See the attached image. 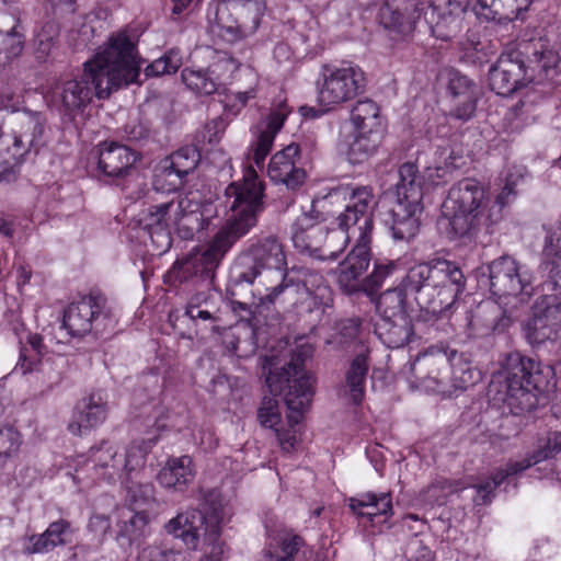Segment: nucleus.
Masks as SVG:
<instances>
[{"mask_svg": "<svg viewBox=\"0 0 561 561\" xmlns=\"http://www.w3.org/2000/svg\"><path fill=\"white\" fill-rule=\"evenodd\" d=\"M472 10L480 21L504 22L518 19L533 0H472Z\"/></svg>", "mask_w": 561, "mask_h": 561, "instance_id": "nucleus-31", "label": "nucleus"}, {"mask_svg": "<svg viewBox=\"0 0 561 561\" xmlns=\"http://www.w3.org/2000/svg\"><path fill=\"white\" fill-rule=\"evenodd\" d=\"M332 191L333 190L322 198H316L312 202V211L304 213L295 220L291 227V240L295 248L321 259L329 257L328 247H334L333 241H339L337 238L331 239V236L333 232H340L341 228L337 226V229L325 233V227L318 220V216H314L313 213L318 207L325 208L327 204H343L346 207L350 202L348 199L330 201L328 196Z\"/></svg>", "mask_w": 561, "mask_h": 561, "instance_id": "nucleus-18", "label": "nucleus"}, {"mask_svg": "<svg viewBox=\"0 0 561 561\" xmlns=\"http://www.w3.org/2000/svg\"><path fill=\"white\" fill-rule=\"evenodd\" d=\"M137 561H188V559L181 551L147 546L139 551Z\"/></svg>", "mask_w": 561, "mask_h": 561, "instance_id": "nucleus-50", "label": "nucleus"}, {"mask_svg": "<svg viewBox=\"0 0 561 561\" xmlns=\"http://www.w3.org/2000/svg\"><path fill=\"white\" fill-rule=\"evenodd\" d=\"M15 121L19 129L11 136L0 138V181L38 145L44 131V117L41 113L23 111Z\"/></svg>", "mask_w": 561, "mask_h": 561, "instance_id": "nucleus-17", "label": "nucleus"}, {"mask_svg": "<svg viewBox=\"0 0 561 561\" xmlns=\"http://www.w3.org/2000/svg\"><path fill=\"white\" fill-rule=\"evenodd\" d=\"M290 114L285 100H280L273 105L271 112L262 117L251 128V141L248 148V159L255 167L261 169L265 158L271 152L274 140L278 131L283 128L285 121Z\"/></svg>", "mask_w": 561, "mask_h": 561, "instance_id": "nucleus-20", "label": "nucleus"}, {"mask_svg": "<svg viewBox=\"0 0 561 561\" xmlns=\"http://www.w3.org/2000/svg\"><path fill=\"white\" fill-rule=\"evenodd\" d=\"M226 127V121L222 117H216L206 125L204 137L207 139L209 144H216L224 136Z\"/></svg>", "mask_w": 561, "mask_h": 561, "instance_id": "nucleus-57", "label": "nucleus"}, {"mask_svg": "<svg viewBox=\"0 0 561 561\" xmlns=\"http://www.w3.org/2000/svg\"><path fill=\"white\" fill-rule=\"evenodd\" d=\"M299 153V148L290 144L284 149L277 151L270 160L267 174L270 179L277 183H283L289 188H295L305 180V171L296 168L295 159Z\"/></svg>", "mask_w": 561, "mask_h": 561, "instance_id": "nucleus-29", "label": "nucleus"}, {"mask_svg": "<svg viewBox=\"0 0 561 561\" xmlns=\"http://www.w3.org/2000/svg\"><path fill=\"white\" fill-rule=\"evenodd\" d=\"M560 65V45L543 38L522 42L500 56L489 71V84L496 94L507 96L531 82L554 78Z\"/></svg>", "mask_w": 561, "mask_h": 561, "instance_id": "nucleus-5", "label": "nucleus"}, {"mask_svg": "<svg viewBox=\"0 0 561 561\" xmlns=\"http://www.w3.org/2000/svg\"><path fill=\"white\" fill-rule=\"evenodd\" d=\"M462 157L459 151L447 146L436 151L435 167L427 168L425 180L428 185L438 186L448 180V175L460 165Z\"/></svg>", "mask_w": 561, "mask_h": 561, "instance_id": "nucleus-42", "label": "nucleus"}, {"mask_svg": "<svg viewBox=\"0 0 561 561\" xmlns=\"http://www.w3.org/2000/svg\"><path fill=\"white\" fill-rule=\"evenodd\" d=\"M88 528L94 537L102 539L111 528L110 518L104 514L94 513L90 517Z\"/></svg>", "mask_w": 561, "mask_h": 561, "instance_id": "nucleus-56", "label": "nucleus"}, {"mask_svg": "<svg viewBox=\"0 0 561 561\" xmlns=\"http://www.w3.org/2000/svg\"><path fill=\"white\" fill-rule=\"evenodd\" d=\"M561 450V433L554 434L552 438H549L548 445L538 450L530 458H526L522 461H514L506 465L505 469L500 470L491 480L483 483L476 484V496L473 501L477 505H484L491 501L493 490L500 485L503 480L512 474H516L530 466L538 463L553 455V453Z\"/></svg>", "mask_w": 561, "mask_h": 561, "instance_id": "nucleus-24", "label": "nucleus"}, {"mask_svg": "<svg viewBox=\"0 0 561 561\" xmlns=\"http://www.w3.org/2000/svg\"><path fill=\"white\" fill-rule=\"evenodd\" d=\"M137 561H188V559L181 551L147 546L139 551Z\"/></svg>", "mask_w": 561, "mask_h": 561, "instance_id": "nucleus-51", "label": "nucleus"}, {"mask_svg": "<svg viewBox=\"0 0 561 561\" xmlns=\"http://www.w3.org/2000/svg\"><path fill=\"white\" fill-rule=\"evenodd\" d=\"M220 507L214 508V525L213 523L209 534L207 535L208 540L203 542V557L199 561H222L225 554L224 542L220 540L221 525L229 519L232 514V510L226 502H220Z\"/></svg>", "mask_w": 561, "mask_h": 561, "instance_id": "nucleus-38", "label": "nucleus"}, {"mask_svg": "<svg viewBox=\"0 0 561 561\" xmlns=\"http://www.w3.org/2000/svg\"><path fill=\"white\" fill-rule=\"evenodd\" d=\"M434 270V261L430 263H421L411 267L407 275L408 286L420 295L430 296L432 274Z\"/></svg>", "mask_w": 561, "mask_h": 561, "instance_id": "nucleus-46", "label": "nucleus"}, {"mask_svg": "<svg viewBox=\"0 0 561 561\" xmlns=\"http://www.w3.org/2000/svg\"><path fill=\"white\" fill-rule=\"evenodd\" d=\"M157 436L133 442L124 451L104 440L90 449L89 465L92 480L119 482L134 503H146L154 497V488L144 474L145 460L157 443Z\"/></svg>", "mask_w": 561, "mask_h": 561, "instance_id": "nucleus-6", "label": "nucleus"}, {"mask_svg": "<svg viewBox=\"0 0 561 561\" xmlns=\"http://www.w3.org/2000/svg\"><path fill=\"white\" fill-rule=\"evenodd\" d=\"M257 94V90L252 87L247 91L230 93L226 96L225 108L237 115L250 100H253Z\"/></svg>", "mask_w": 561, "mask_h": 561, "instance_id": "nucleus-54", "label": "nucleus"}, {"mask_svg": "<svg viewBox=\"0 0 561 561\" xmlns=\"http://www.w3.org/2000/svg\"><path fill=\"white\" fill-rule=\"evenodd\" d=\"M368 367L367 355L359 354L352 360L346 371L345 394L354 404H359L364 399Z\"/></svg>", "mask_w": 561, "mask_h": 561, "instance_id": "nucleus-43", "label": "nucleus"}, {"mask_svg": "<svg viewBox=\"0 0 561 561\" xmlns=\"http://www.w3.org/2000/svg\"><path fill=\"white\" fill-rule=\"evenodd\" d=\"M350 508L360 518H367L373 524L376 517L386 522L392 515V497L390 492H366L350 499Z\"/></svg>", "mask_w": 561, "mask_h": 561, "instance_id": "nucleus-33", "label": "nucleus"}, {"mask_svg": "<svg viewBox=\"0 0 561 561\" xmlns=\"http://www.w3.org/2000/svg\"><path fill=\"white\" fill-rule=\"evenodd\" d=\"M23 444L22 434L12 425H0V473L4 472L2 482L27 485L34 476V470L24 465H16L10 470V463L19 455Z\"/></svg>", "mask_w": 561, "mask_h": 561, "instance_id": "nucleus-23", "label": "nucleus"}, {"mask_svg": "<svg viewBox=\"0 0 561 561\" xmlns=\"http://www.w3.org/2000/svg\"><path fill=\"white\" fill-rule=\"evenodd\" d=\"M554 376V368L543 365L529 357H523L518 353L510 354L494 376L492 385L505 383L504 401L511 399H531L533 390L543 391Z\"/></svg>", "mask_w": 561, "mask_h": 561, "instance_id": "nucleus-14", "label": "nucleus"}, {"mask_svg": "<svg viewBox=\"0 0 561 561\" xmlns=\"http://www.w3.org/2000/svg\"><path fill=\"white\" fill-rule=\"evenodd\" d=\"M233 70L234 61L230 58L211 65L208 69L186 67L182 71V81L185 87L195 94L209 95L215 93L220 85L219 70Z\"/></svg>", "mask_w": 561, "mask_h": 561, "instance_id": "nucleus-30", "label": "nucleus"}, {"mask_svg": "<svg viewBox=\"0 0 561 561\" xmlns=\"http://www.w3.org/2000/svg\"><path fill=\"white\" fill-rule=\"evenodd\" d=\"M397 268V263L393 261H378L374 265L371 274L364 279L363 289L373 291L378 289Z\"/></svg>", "mask_w": 561, "mask_h": 561, "instance_id": "nucleus-49", "label": "nucleus"}, {"mask_svg": "<svg viewBox=\"0 0 561 561\" xmlns=\"http://www.w3.org/2000/svg\"><path fill=\"white\" fill-rule=\"evenodd\" d=\"M264 186L256 170L249 165L241 182L231 183L225 191L227 219L206 248L192 251L185 259L176 261L165 280L186 282L193 276L213 272L238 239L247 234L256 224L262 210Z\"/></svg>", "mask_w": 561, "mask_h": 561, "instance_id": "nucleus-2", "label": "nucleus"}, {"mask_svg": "<svg viewBox=\"0 0 561 561\" xmlns=\"http://www.w3.org/2000/svg\"><path fill=\"white\" fill-rule=\"evenodd\" d=\"M443 491L442 485H432L425 492V497L428 503H442L440 501V492Z\"/></svg>", "mask_w": 561, "mask_h": 561, "instance_id": "nucleus-61", "label": "nucleus"}, {"mask_svg": "<svg viewBox=\"0 0 561 561\" xmlns=\"http://www.w3.org/2000/svg\"><path fill=\"white\" fill-rule=\"evenodd\" d=\"M375 332L385 345L390 348H399L410 341L412 327L408 317L386 318L376 323Z\"/></svg>", "mask_w": 561, "mask_h": 561, "instance_id": "nucleus-41", "label": "nucleus"}, {"mask_svg": "<svg viewBox=\"0 0 561 561\" xmlns=\"http://www.w3.org/2000/svg\"><path fill=\"white\" fill-rule=\"evenodd\" d=\"M72 534L66 520L51 523L42 535H32L23 539V550L27 553H46L57 546L68 542Z\"/></svg>", "mask_w": 561, "mask_h": 561, "instance_id": "nucleus-34", "label": "nucleus"}, {"mask_svg": "<svg viewBox=\"0 0 561 561\" xmlns=\"http://www.w3.org/2000/svg\"><path fill=\"white\" fill-rule=\"evenodd\" d=\"M423 368H427L428 373L422 379L421 388L443 397H451L482 378L481 371L456 351L432 348L423 353L413 364V370L421 371Z\"/></svg>", "mask_w": 561, "mask_h": 561, "instance_id": "nucleus-10", "label": "nucleus"}, {"mask_svg": "<svg viewBox=\"0 0 561 561\" xmlns=\"http://www.w3.org/2000/svg\"><path fill=\"white\" fill-rule=\"evenodd\" d=\"M199 158V152L194 146L180 148L167 158L157 170L153 179L154 188L171 192L180 187L183 178L196 168Z\"/></svg>", "mask_w": 561, "mask_h": 561, "instance_id": "nucleus-22", "label": "nucleus"}, {"mask_svg": "<svg viewBox=\"0 0 561 561\" xmlns=\"http://www.w3.org/2000/svg\"><path fill=\"white\" fill-rule=\"evenodd\" d=\"M312 354L313 346L304 339H299L290 362L282 366L280 374L273 371L282 363L278 355L266 357L263 365L264 371H267L266 385L272 394L280 393L285 385L288 388L285 393V402L289 411L287 430L278 427L282 417L278 402L274 398H264L257 411L261 425L275 431L278 444L285 453L295 451L301 442V431L298 425L311 403L316 382L313 376L305 373L301 366Z\"/></svg>", "mask_w": 561, "mask_h": 561, "instance_id": "nucleus-3", "label": "nucleus"}, {"mask_svg": "<svg viewBox=\"0 0 561 561\" xmlns=\"http://www.w3.org/2000/svg\"><path fill=\"white\" fill-rule=\"evenodd\" d=\"M465 49V57L474 62H483L490 55L494 53L493 50L486 48L479 39L474 38L469 39L468 47Z\"/></svg>", "mask_w": 561, "mask_h": 561, "instance_id": "nucleus-55", "label": "nucleus"}, {"mask_svg": "<svg viewBox=\"0 0 561 561\" xmlns=\"http://www.w3.org/2000/svg\"><path fill=\"white\" fill-rule=\"evenodd\" d=\"M181 65L182 57L178 50L172 49L147 66L145 73L148 77L171 75L174 73Z\"/></svg>", "mask_w": 561, "mask_h": 561, "instance_id": "nucleus-47", "label": "nucleus"}, {"mask_svg": "<svg viewBox=\"0 0 561 561\" xmlns=\"http://www.w3.org/2000/svg\"><path fill=\"white\" fill-rule=\"evenodd\" d=\"M404 293L399 288L390 289L381 294L376 302V310L380 316L379 320L408 317L404 311Z\"/></svg>", "mask_w": 561, "mask_h": 561, "instance_id": "nucleus-45", "label": "nucleus"}, {"mask_svg": "<svg viewBox=\"0 0 561 561\" xmlns=\"http://www.w3.org/2000/svg\"><path fill=\"white\" fill-rule=\"evenodd\" d=\"M330 201H346L348 204L343 213L336 217L341 228L340 232H333L332 238L339 239L337 247L329 248V257H336L351 239L356 243L345 260L339 265L337 282L346 291L363 289L362 278L369 266L370 240L373 231V210L375 198L370 187L340 185L328 196Z\"/></svg>", "mask_w": 561, "mask_h": 561, "instance_id": "nucleus-4", "label": "nucleus"}, {"mask_svg": "<svg viewBox=\"0 0 561 561\" xmlns=\"http://www.w3.org/2000/svg\"><path fill=\"white\" fill-rule=\"evenodd\" d=\"M289 283L291 286L296 285L298 291L301 286L306 295L313 300V306L328 305L330 301V288L324 284L323 277L318 273L305 268H293L290 271Z\"/></svg>", "mask_w": 561, "mask_h": 561, "instance_id": "nucleus-39", "label": "nucleus"}, {"mask_svg": "<svg viewBox=\"0 0 561 561\" xmlns=\"http://www.w3.org/2000/svg\"><path fill=\"white\" fill-rule=\"evenodd\" d=\"M365 85L366 75L358 65H324L317 79L318 102L325 111L333 110L355 99Z\"/></svg>", "mask_w": 561, "mask_h": 561, "instance_id": "nucleus-15", "label": "nucleus"}, {"mask_svg": "<svg viewBox=\"0 0 561 561\" xmlns=\"http://www.w3.org/2000/svg\"><path fill=\"white\" fill-rule=\"evenodd\" d=\"M116 540L121 546H131L133 542L147 535L149 517L146 512H134L123 507L117 511Z\"/></svg>", "mask_w": 561, "mask_h": 561, "instance_id": "nucleus-35", "label": "nucleus"}, {"mask_svg": "<svg viewBox=\"0 0 561 561\" xmlns=\"http://www.w3.org/2000/svg\"><path fill=\"white\" fill-rule=\"evenodd\" d=\"M221 501L232 508L230 499L218 492H210L206 497L205 514L194 508L180 512L164 525L165 533L180 539L187 548L196 549L201 540L203 542L208 540L211 520L215 522L213 506L218 510Z\"/></svg>", "mask_w": 561, "mask_h": 561, "instance_id": "nucleus-19", "label": "nucleus"}, {"mask_svg": "<svg viewBox=\"0 0 561 561\" xmlns=\"http://www.w3.org/2000/svg\"><path fill=\"white\" fill-rule=\"evenodd\" d=\"M24 48V35L19 25L12 27L1 42V51L8 59H13L21 55Z\"/></svg>", "mask_w": 561, "mask_h": 561, "instance_id": "nucleus-52", "label": "nucleus"}, {"mask_svg": "<svg viewBox=\"0 0 561 561\" xmlns=\"http://www.w3.org/2000/svg\"><path fill=\"white\" fill-rule=\"evenodd\" d=\"M301 545V538L291 531L271 534L263 550V561H294Z\"/></svg>", "mask_w": 561, "mask_h": 561, "instance_id": "nucleus-37", "label": "nucleus"}, {"mask_svg": "<svg viewBox=\"0 0 561 561\" xmlns=\"http://www.w3.org/2000/svg\"><path fill=\"white\" fill-rule=\"evenodd\" d=\"M399 178L387 224L393 239L409 240L417 233L421 226L423 183L417 175L416 165L411 162L400 167Z\"/></svg>", "mask_w": 561, "mask_h": 561, "instance_id": "nucleus-12", "label": "nucleus"}, {"mask_svg": "<svg viewBox=\"0 0 561 561\" xmlns=\"http://www.w3.org/2000/svg\"><path fill=\"white\" fill-rule=\"evenodd\" d=\"M172 1H173L172 13L179 15L192 3L193 0H172Z\"/></svg>", "mask_w": 561, "mask_h": 561, "instance_id": "nucleus-63", "label": "nucleus"}, {"mask_svg": "<svg viewBox=\"0 0 561 561\" xmlns=\"http://www.w3.org/2000/svg\"><path fill=\"white\" fill-rule=\"evenodd\" d=\"M98 313V306L92 299H82L68 307L64 316V327L73 336L90 331L92 320Z\"/></svg>", "mask_w": 561, "mask_h": 561, "instance_id": "nucleus-40", "label": "nucleus"}, {"mask_svg": "<svg viewBox=\"0 0 561 561\" xmlns=\"http://www.w3.org/2000/svg\"><path fill=\"white\" fill-rule=\"evenodd\" d=\"M141 61L135 42L126 32L111 36L95 55L83 64V73L73 79L61 80L44 92L48 104L57 106L70 119L82 116L95 95L104 99L123 85L137 81Z\"/></svg>", "mask_w": 561, "mask_h": 561, "instance_id": "nucleus-1", "label": "nucleus"}, {"mask_svg": "<svg viewBox=\"0 0 561 561\" xmlns=\"http://www.w3.org/2000/svg\"><path fill=\"white\" fill-rule=\"evenodd\" d=\"M289 277L290 272L276 267H252L243 274V279L254 285V296L260 305L273 304L285 288L291 286Z\"/></svg>", "mask_w": 561, "mask_h": 561, "instance_id": "nucleus-25", "label": "nucleus"}, {"mask_svg": "<svg viewBox=\"0 0 561 561\" xmlns=\"http://www.w3.org/2000/svg\"><path fill=\"white\" fill-rule=\"evenodd\" d=\"M266 11L265 0H218L207 10L209 34L226 43L253 35Z\"/></svg>", "mask_w": 561, "mask_h": 561, "instance_id": "nucleus-11", "label": "nucleus"}, {"mask_svg": "<svg viewBox=\"0 0 561 561\" xmlns=\"http://www.w3.org/2000/svg\"><path fill=\"white\" fill-rule=\"evenodd\" d=\"M519 179V173L508 174L505 178L504 186L502 187L501 192L495 196V199L493 202L490 199V210H496L495 215L492 216V224H495L500 220L503 208L511 202L512 197L515 195V187Z\"/></svg>", "mask_w": 561, "mask_h": 561, "instance_id": "nucleus-48", "label": "nucleus"}, {"mask_svg": "<svg viewBox=\"0 0 561 561\" xmlns=\"http://www.w3.org/2000/svg\"><path fill=\"white\" fill-rule=\"evenodd\" d=\"M56 34L55 26L53 24H48L45 26L42 32L37 35L39 47L44 53H48L50 48L49 41Z\"/></svg>", "mask_w": 561, "mask_h": 561, "instance_id": "nucleus-58", "label": "nucleus"}, {"mask_svg": "<svg viewBox=\"0 0 561 561\" xmlns=\"http://www.w3.org/2000/svg\"><path fill=\"white\" fill-rule=\"evenodd\" d=\"M107 404L101 393H92L81 399L72 413L68 430L71 434L83 436L104 423Z\"/></svg>", "mask_w": 561, "mask_h": 561, "instance_id": "nucleus-26", "label": "nucleus"}, {"mask_svg": "<svg viewBox=\"0 0 561 561\" xmlns=\"http://www.w3.org/2000/svg\"><path fill=\"white\" fill-rule=\"evenodd\" d=\"M525 332L531 344L557 339L561 332V304L551 302L546 307L537 305L533 318L526 323Z\"/></svg>", "mask_w": 561, "mask_h": 561, "instance_id": "nucleus-27", "label": "nucleus"}, {"mask_svg": "<svg viewBox=\"0 0 561 561\" xmlns=\"http://www.w3.org/2000/svg\"><path fill=\"white\" fill-rule=\"evenodd\" d=\"M299 111L304 117H308V118L318 117L322 114V112H325V110L323 107H322V110H317L311 106H301Z\"/></svg>", "mask_w": 561, "mask_h": 561, "instance_id": "nucleus-62", "label": "nucleus"}, {"mask_svg": "<svg viewBox=\"0 0 561 561\" xmlns=\"http://www.w3.org/2000/svg\"><path fill=\"white\" fill-rule=\"evenodd\" d=\"M421 0H392L379 11V21L394 42L404 41L424 14L433 36L442 41L455 37L461 30L463 9L454 0H431L424 11Z\"/></svg>", "mask_w": 561, "mask_h": 561, "instance_id": "nucleus-8", "label": "nucleus"}, {"mask_svg": "<svg viewBox=\"0 0 561 561\" xmlns=\"http://www.w3.org/2000/svg\"><path fill=\"white\" fill-rule=\"evenodd\" d=\"M253 267L286 268V257L282 244L275 238H267L252 249Z\"/></svg>", "mask_w": 561, "mask_h": 561, "instance_id": "nucleus-44", "label": "nucleus"}, {"mask_svg": "<svg viewBox=\"0 0 561 561\" xmlns=\"http://www.w3.org/2000/svg\"><path fill=\"white\" fill-rule=\"evenodd\" d=\"M496 210H490V195L473 179L454 185L442 205L439 228L453 240H471L482 228H489Z\"/></svg>", "mask_w": 561, "mask_h": 561, "instance_id": "nucleus-9", "label": "nucleus"}, {"mask_svg": "<svg viewBox=\"0 0 561 561\" xmlns=\"http://www.w3.org/2000/svg\"><path fill=\"white\" fill-rule=\"evenodd\" d=\"M195 473L193 459L185 455L169 458L156 478L164 489L183 491L194 480Z\"/></svg>", "mask_w": 561, "mask_h": 561, "instance_id": "nucleus-32", "label": "nucleus"}, {"mask_svg": "<svg viewBox=\"0 0 561 561\" xmlns=\"http://www.w3.org/2000/svg\"><path fill=\"white\" fill-rule=\"evenodd\" d=\"M542 98L535 91L528 92L519 104L516 106V115L523 116L525 121L536 119L540 115Z\"/></svg>", "mask_w": 561, "mask_h": 561, "instance_id": "nucleus-53", "label": "nucleus"}, {"mask_svg": "<svg viewBox=\"0 0 561 561\" xmlns=\"http://www.w3.org/2000/svg\"><path fill=\"white\" fill-rule=\"evenodd\" d=\"M465 288V277L461 270L446 260H434L432 284L430 288L431 300L427 308L433 312L448 309L456 301Z\"/></svg>", "mask_w": 561, "mask_h": 561, "instance_id": "nucleus-21", "label": "nucleus"}, {"mask_svg": "<svg viewBox=\"0 0 561 561\" xmlns=\"http://www.w3.org/2000/svg\"><path fill=\"white\" fill-rule=\"evenodd\" d=\"M448 89L455 98H461L462 101L456 105L454 113L459 119H469L474 111L477 103V93L471 80L458 71L448 72Z\"/></svg>", "mask_w": 561, "mask_h": 561, "instance_id": "nucleus-36", "label": "nucleus"}, {"mask_svg": "<svg viewBox=\"0 0 561 561\" xmlns=\"http://www.w3.org/2000/svg\"><path fill=\"white\" fill-rule=\"evenodd\" d=\"M478 283L497 298L530 295L533 275L514 257L504 255L478 270Z\"/></svg>", "mask_w": 561, "mask_h": 561, "instance_id": "nucleus-16", "label": "nucleus"}, {"mask_svg": "<svg viewBox=\"0 0 561 561\" xmlns=\"http://www.w3.org/2000/svg\"><path fill=\"white\" fill-rule=\"evenodd\" d=\"M32 277V271L26 265H19L16 268V283L19 287L27 285Z\"/></svg>", "mask_w": 561, "mask_h": 561, "instance_id": "nucleus-59", "label": "nucleus"}, {"mask_svg": "<svg viewBox=\"0 0 561 561\" xmlns=\"http://www.w3.org/2000/svg\"><path fill=\"white\" fill-rule=\"evenodd\" d=\"M139 160V154L116 142H102L98 151V168L106 176L117 178L128 171Z\"/></svg>", "mask_w": 561, "mask_h": 561, "instance_id": "nucleus-28", "label": "nucleus"}, {"mask_svg": "<svg viewBox=\"0 0 561 561\" xmlns=\"http://www.w3.org/2000/svg\"><path fill=\"white\" fill-rule=\"evenodd\" d=\"M351 139L347 142V159L362 163L373 157L380 147L387 131L379 105L368 99L355 103L350 115Z\"/></svg>", "mask_w": 561, "mask_h": 561, "instance_id": "nucleus-13", "label": "nucleus"}, {"mask_svg": "<svg viewBox=\"0 0 561 561\" xmlns=\"http://www.w3.org/2000/svg\"><path fill=\"white\" fill-rule=\"evenodd\" d=\"M433 559L434 558H433L432 551L427 548H423L417 558H415L414 560H409V561H433Z\"/></svg>", "mask_w": 561, "mask_h": 561, "instance_id": "nucleus-64", "label": "nucleus"}, {"mask_svg": "<svg viewBox=\"0 0 561 561\" xmlns=\"http://www.w3.org/2000/svg\"><path fill=\"white\" fill-rule=\"evenodd\" d=\"M26 342L30 345L32 352H34L36 356H41V354H42V337L38 334L28 333L26 335Z\"/></svg>", "mask_w": 561, "mask_h": 561, "instance_id": "nucleus-60", "label": "nucleus"}, {"mask_svg": "<svg viewBox=\"0 0 561 561\" xmlns=\"http://www.w3.org/2000/svg\"><path fill=\"white\" fill-rule=\"evenodd\" d=\"M216 215L211 202L202 203L198 192H188L150 207L141 221L150 236L153 252L162 254L172 245V233L191 239L195 232L206 229Z\"/></svg>", "mask_w": 561, "mask_h": 561, "instance_id": "nucleus-7", "label": "nucleus"}]
</instances>
